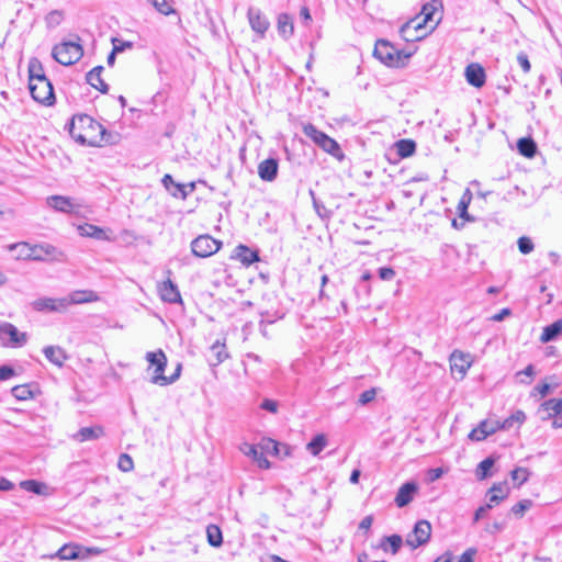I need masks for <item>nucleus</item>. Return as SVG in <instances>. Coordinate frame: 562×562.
<instances>
[{"mask_svg":"<svg viewBox=\"0 0 562 562\" xmlns=\"http://www.w3.org/2000/svg\"><path fill=\"white\" fill-rule=\"evenodd\" d=\"M69 134L81 145L94 147L108 142L106 128L88 114L72 117L69 124Z\"/></svg>","mask_w":562,"mask_h":562,"instance_id":"f257e3e1","label":"nucleus"},{"mask_svg":"<svg viewBox=\"0 0 562 562\" xmlns=\"http://www.w3.org/2000/svg\"><path fill=\"white\" fill-rule=\"evenodd\" d=\"M302 131L306 137H308L315 145L322 148L325 153L331 155L339 161L345 159V154L340 145L330 136L324 132L317 130L312 123H305L302 126Z\"/></svg>","mask_w":562,"mask_h":562,"instance_id":"f03ea898","label":"nucleus"},{"mask_svg":"<svg viewBox=\"0 0 562 562\" xmlns=\"http://www.w3.org/2000/svg\"><path fill=\"white\" fill-rule=\"evenodd\" d=\"M52 56L60 65L71 66L82 58L83 48L79 42L64 41L53 47Z\"/></svg>","mask_w":562,"mask_h":562,"instance_id":"7ed1b4c3","label":"nucleus"},{"mask_svg":"<svg viewBox=\"0 0 562 562\" xmlns=\"http://www.w3.org/2000/svg\"><path fill=\"white\" fill-rule=\"evenodd\" d=\"M373 55L386 66L400 67L404 65L405 60L408 59L412 54H404L389 41L379 40L375 43Z\"/></svg>","mask_w":562,"mask_h":562,"instance_id":"20e7f679","label":"nucleus"},{"mask_svg":"<svg viewBox=\"0 0 562 562\" xmlns=\"http://www.w3.org/2000/svg\"><path fill=\"white\" fill-rule=\"evenodd\" d=\"M435 27L436 24L424 25L422 18L415 16L401 26L400 34L406 42H417L426 37Z\"/></svg>","mask_w":562,"mask_h":562,"instance_id":"39448f33","label":"nucleus"},{"mask_svg":"<svg viewBox=\"0 0 562 562\" xmlns=\"http://www.w3.org/2000/svg\"><path fill=\"white\" fill-rule=\"evenodd\" d=\"M102 552L97 547H85L78 543H66L56 553V557L60 560L72 561V560H88L92 555H99Z\"/></svg>","mask_w":562,"mask_h":562,"instance_id":"423d86ee","label":"nucleus"},{"mask_svg":"<svg viewBox=\"0 0 562 562\" xmlns=\"http://www.w3.org/2000/svg\"><path fill=\"white\" fill-rule=\"evenodd\" d=\"M145 358L151 366H155V374L150 379L153 384L160 386L172 384V379H167V375L164 374L168 360L161 349H158L157 351H148Z\"/></svg>","mask_w":562,"mask_h":562,"instance_id":"0eeeda50","label":"nucleus"},{"mask_svg":"<svg viewBox=\"0 0 562 562\" xmlns=\"http://www.w3.org/2000/svg\"><path fill=\"white\" fill-rule=\"evenodd\" d=\"M29 89L32 98L36 102L46 106L53 105L55 103L54 88L48 78L29 82Z\"/></svg>","mask_w":562,"mask_h":562,"instance_id":"6e6552de","label":"nucleus"},{"mask_svg":"<svg viewBox=\"0 0 562 562\" xmlns=\"http://www.w3.org/2000/svg\"><path fill=\"white\" fill-rule=\"evenodd\" d=\"M222 243L210 235H200L191 243V250L195 257L207 258L220 250Z\"/></svg>","mask_w":562,"mask_h":562,"instance_id":"1a4fd4ad","label":"nucleus"},{"mask_svg":"<svg viewBox=\"0 0 562 562\" xmlns=\"http://www.w3.org/2000/svg\"><path fill=\"white\" fill-rule=\"evenodd\" d=\"M431 535V525L427 520H419L415 524L413 531L406 538V544L416 549L426 544Z\"/></svg>","mask_w":562,"mask_h":562,"instance_id":"9d476101","label":"nucleus"},{"mask_svg":"<svg viewBox=\"0 0 562 562\" xmlns=\"http://www.w3.org/2000/svg\"><path fill=\"white\" fill-rule=\"evenodd\" d=\"M161 183L165 187V189L173 196L179 198L181 200H186L189 194H191L195 190V183L189 182L187 184L184 183H178L173 180L172 176L169 173H166L162 179Z\"/></svg>","mask_w":562,"mask_h":562,"instance_id":"9b49d317","label":"nucleus"},{"mask_svg":"<svg viewBox=\"0 0 562 562\" xmlns=\"http://www.w3.org/2000/svg\"><path fill=\"white\" fill-rule=\"evenodd\" d=\"M36 312L64 313L66 312V300L63 297H38L31 303Z\"/></svg>","mask_w":562,"mask_h":562,"instance_id":"f8f14e48","label":"nucleus"},{"mask_svg":"<svg viewBox=\"0 0 562 562\" xmlns=\"http://www.w3.org/2000/svg\"><path fill=\"white\" fill-rule=\"evenodd\" d=\"M46 204L54 211L65 214L77 213V209L80 206L72 198L58 194L47 196Z\"/></svg>","mask_w":562,"mask_h":562,"instance_id":"ddd939ff","label":"nucleus"},{"mask_svg":"<svg viewBox=\"0 0 562 562\" xmlns=\"http://www.w3.org/2000/svg\"><path fill=\"white\" fill-rule=\"evenodd\" d=\"M31 260L33 261H45L48 258L59 260L63 256L60 250L47 243L31 245Z\"/></svg>","mask_w":562,"mask_h":562,"instance_id":"4468645a","label":"nucleus"},{"mask_svg":"<svg viewBox=\"0 0 562 562\" xmlns=\"http://www.w3.org/2000/svg\"><path fill=\"white\" fill-rule=\"evenodd\" d=\"M451 371L460 374L461 379L464 378L468 370L472 366V357L468 352L461 350H453L449 358Z\"/></svg>","mask_w":562,"mask_h":562,"instance_id":"2eb2a0df","label":"nucleus"},{"mask_svg":"<svg viewBox=\"0 0 562 562\" xmlns=\"http://www.w3.org/2000/svg\"><path fill=\"white\" fill-rule=\"evenodd\" d=\"M239 449L245 456L251 458L252 461L256 462L259 468H261V469L270 468V462L263 454V452L260 448V445L256 446V445H251L248 442H244Z\"/></svg>","mask_w":562,"mask_h":562,"instance_id":"dca6fc26","label":"nucleus"},{"mask_svg":"<svg viewBox=\"0 0 562 562\" xmlns=\"http://www.w3.org/2000/svg\"><path fill=\"white\" fill-rule=\"evenodd\" d=\"M418 491V485L411 481L404 483L397 491L395 496V504L397 507L403 508L407 506L415 497Z\"/></svg>","mask_w":562,"mask_h":562,"instance_id":"f3484780","label":"nucleus"},{"mask_svg":"<svg viewBox=\"0 0 562 562\" xmlns=\"http://www.w3.org/2000/svg\"><path fill=\"white\" fill-rule=\"evenodd\" d=\"M159 295L164 302L176 304L182 303V299L177 284L170 279L164 281L159 288Z\"/></svg>","mask_w":562,"mask_h":562,"instance_id":"a211bd4d","label":"nucleus"},{"mask_svg":"<svg viewBox=\"0 0 562 562\" xmlns=\"http://www.w3.org/2000/svg\"><path fill=\"white\" fill-rule=\"evenodd\" d=\"M464 75H465V79H467L468 83L475 88H481L485 85V80H486L485 70L477 63H472V64L468 65L465 68Z\"/></svg>","mask_w":562,"mask_h":562,"instance_id":"6ab92c4d","label":"nucleus"},{"mask_svg":"<svg viewBox=\"0 0 562 562\" xmlns=\"http://www.w3.org/2000/svg\"><path fill=\"white\" fill-rule=\"evenodd\" d=\"M247 15L252 31L258 33L260 36H263L270 25L267 18L261 13L259 9L255 8H249Z\"/></svg>","mask_w":562,"mask_h":562,"instance_id":"aec40b11","label":"nucleus"},{"mask_svg":"<svg viewBox=\"0 0 562 562\" xmlns=\"http://www.w3.org/2000/svg\"><path fill=\"white\" fill-rule=\"evenodd\" d=\"M66 300V310L72 304H83L90 302H97L99 300L98 294L92 290H77L72 291L68 296L63 297Z\"/></svg>","mask_w":562,"mask_h":562,"instance_id":"412c9836","label":"nucleus"},{"mask_svg":"<svg viewBox=\"0 0 562 562\" xmlns=\"http://www.w3.org/2000/svg\"><path fill=\"white\" fill-rule=\"evenodd\" d=\"M279 162L276 158H267L258 165V175L261 180L271 182L278 176Z\"/></svg>","mask_w":562,"mask_h":562,"instance_id":"4be33fe9","label":"nucleus"},{"mask_svg":"<svg viewBox=\"0 0 562 562\" xmlns=\"http://www.w3.org/2000/svg\"><path fill=\"white\" fill-rule=\"evenodd\" d=\"M2 336H9L13 346H23L27 340L26 334L19 331V329L10 323L0 325V337Z\"/></svg>","mask_w":562,"mask_h":562,"instance_id":"5701e85b","label":"nucleus"},{"mask_svg":"<svg viewBox=\"0 0 562 562\" xmlns=\"http://www.w3.org/2000/svg\"><path fill=\"white\" fill-rule=\"evenodd\" d=\"M103 69V66H97L92 68L87 72L86 80L91 87L99 90L101 93H106L109 91V86L101 77Z\"/></svg>","mask_w":562,"mask_h":562,"instance_id":"b1692460","label":"nucleus"},{"mask_svg":"<svg viewBox=\"0 0 562 562\" xmlns=\"http://www.w3.org/2000/svg\"><path fill=\"white\" fill-rule=\"evenodd\" d=\"M509 490L506 482L503 483H495L493 486L487 491V499L488 504H492V506L499 504L502 501H504L508 496Z\"/></svg>","mask_w":562,"mask_h":562,"instance_id":"393cba45","label":"nucleus"},{"mask_svg":"<svg viewBox=\"0 0 562 562\" xmlns=\"http://www.w3.org/2000/svg\"><path fill=\"white\" fill-rule=\"evenodd\" d=\"M277 29L284 40L292 37L294 34V24L291 15L288 13H280L277 19Z\"/></svg>","mask_w":562,"mask_h":562,"instance_id":"a878e982","label":"nucleus"},{"mask_svg":"<svg viewBox=\"0 0 562 562\" xmlns=\"http://www.w3.org/2000/svg\"><path fill=\"white\" fill-rule=\"evenodd\" d=\"M46 359L57 367H63L67 360L65 350L59 346H46L43 349Z\"/></svg>","mask_w":562,"mask_h":562,"instance_id":"bb28decb","label":"nucleus"},{"mask_svg":"<svg viewBox=\"0 0 562 562\" xmlns=\"http://www.w3.org/2000/svg\"><path fill=\"white\" fill-rule=\"evenodd\" d=\"M104 435V429L101 426L82 427L75 435V439L80 442L95 440Z\"/></svg>","mask_w":562,"mask_h":562,"instance_id":"cd10ccee","label":"nucleus"},{"mask_svg":"<svg viewBox=\"0 0 562 562\" xmlns=\"http://www.w3.org/2000/svg\"><path fill=\"white\" fill-rule=\"evenodd\" d=\"M494 434V429L490 426V420H482L479 426L470 431L468 438L472 441H482Z\"/></svg>","mask_w":562,"mask_h":562,"instance_id":"c85d7f7f","label":"nucleus"},{"mask_svg":"<svg viewBox=\"0 0 562 562\" xmlns=\"http://www.w3.org/2000/svg\"><path fill=\"white\" fill-rule=\"evenodd\" d=\"M439 2L432 1L431 3H427L423 7L422 12L418 16L422 18V23L424 25H432L438 24L440 18L435 19L436 12L438 10Z\"/></svg>","mask_w":562,"mask_h":562,"instance_id":"c756f323","label":"nucleus"},{"mask_svg":"<svg viewBox=\"0 0 562 562\" xmlns=\"http://www.w3.org/2000/svg\"><path fill=\"white\" fill-rule=\"evenodd\" d=\"M541 409L547 412L542 419L547 420L554 416L562 415V398H549L541 404Z\"/></svg>","mask_w":562,"mask_h":562,"instance_id":"7c9ffc66","label":"nucleus"},{"mask_svg":"<svg viewBox=\"0 0 562 562\" xmlns=\"http://www.w3.org/2000/svg\"><path fill=\"white\" fill-rule=\"evenodd\" d=\"M29 70V82H34L43 78H47L44 71V67L41 60L36 57H32L27 65Z\"/></svg>","mask_w":562,"mask_h":562,"instance_id":"2f4dec72","label":"nucleus"},{"mask_svg":"<svg viewBox=\"0 0 562 562\" xmlns=\"http://www.w3.org/2000/svg\"><path fill=\"white\" fill-rule=\"evenodd\" d=\"M560 335H562V318L546 326L541 334L540 340L542 342H549L554 340Z\"/></svg>","mask_w":562,"mask_h":562,"instance_id":"473e14b6","label":"nucleus"},{"mask_svg":"<svg viewBox=\"0 0 562 562\" xmlns=\"http://www.w3.org/2000/svg\"><path fill=\"white\" fill-rule=\"evenodd\" d=\"M394 146L401 158L411 157L416 150V143L408 138L397 140Z\"/></svg>","mask_w":562,"mask_h":562,"instance_id":"72a5a7b5","label":"nucleus"},{"mask_svg":"<svg viewBox=\"0 0 562 562\" xmlns=\"http://www.w3.org/2000/svg\"><path fill=\"white\" fill-rule=\"evenodd\" d=\"M10 251H15V258L18 260H31V244L20 241L8 246Z\"/></svg>","mask_w":562,"mask_h":562,"instance_id":"f704fd0d","label":"nucleus"},{"mask_svg":"<svg viewBox=\"0 0 562 562\" xmlns=\"http://www.w3.org/2000/svg\"><path fill=\"white\" fill-rule=\"evenodd\" d=\"M517 148L518 151L527 158H532L537 151V145L535 140L530 137H522L518 139Z\"/></svg>","mask_w":562,"mask_h":562,"instance_id":"c9c22d12","label":"nucleus"},{"mask_svg":"<svg viewBox=\"0 0 562 562\" xmlns=\"http://www.w3.org/2000/svg\"><path fill=\"white\" fill-rule=\"evenodd\" d=\"M211 352L215 358L214 361L211 360L212 366H218L228 358L225 344H222L218 340L211 346Z\"/></svg>","mask_w":562,"mask_h":562,"instance_id":"e433bc0d","label":"nucleus"},{"mask_svg":"<svg viewBox=\"0 0 562 562\" xmlns=\"http://www.w3.org/2000/svg\"><path fill=\"white\" fill-rule=\"evenodd\" d=\"M237 250L239 260L246 266H249L259 260L258 252L249 249L247 246L240 245L238 246Z\"/></svg>","mask_w":562,"mask_h":562,"instance_id":"4c0bfd02","label":"nucleus"},{"mask_svg":"<svg viewBox=\"0 0 562 562\" xmlns=\"http://www.w3.org/2000/svg\"><path fill=\"white\" fill-rule=\"evenodd\" d=\"M472 200V193L469 189H467L461 196L459 204H458V213L459 216L465 221H472L473 218L468 213L469 204Z\"/></svg>","mask_w":562,"mask_h":562,"instance_id":"58836bf2","label":"nucleus"},{"mask_svg":"<svg viewBox=\"0 0 562 562\" xmlns=\"http://www.w3.org/2000/svg\"><path fill=\"white\" fill-rule=\"evenodd\" d=\"M206 537L210 546L218 548L223 543L222 531L216 525H209L206 528Z\"/></svg>","mask_w":562,"mask_h":562,"instance_id":"ea45409f","label":"nucleus"},{"mask_svg":"<svg viewBox=\"0 0 562 562\" xmlns=\"http://www.w3.org/2000/svg\"><path fill=\"white\" fill-rule=\"evenodd\" d=\"M22 490L34 493L36 495L45 494L47 486L36 480H25L20 483Z\"/></svg>","mask_w":562,"mask_h":562,"instance_id":"a19ab883","label":"nucleus"},{"mask_svg":"<svg viewBox=\"0 0 562 562\" xmlns=\"http://www.w3.org/2000/svg\"><path fill=\"white\" fill-rule=\"evenodd\" d=\"M310 195L312 198V202H313V207L315 210V212L317 213V215L322 218V220H329L333 215V212L329 211L325 205L324 203L318 200L315 195V192L313 190H310Z\"/></svg>","mask_w":562,"mask_h":562,"instance_id":"79ce46f5","label":"nucleus"},{"mask_svg":"<svg viewBox=\"0 0 562 562\" xmlns=\"http://www.w3.org/2000/svg\"><path fill=\"white\" fill-rule=\"evenodd\" d=\"M326 436L324 434H318L307 443V450L313 456H317L326 447Z\"/></svg>","mask_w":562,"mask_h":562,"instance_id":"37998d69","label":"nucleus"},{"mask_svg":"<svg viewBox=\"0 0 562 562\" xmlns=\"http://www.w3.org/2000/svg\"><path fill=\"white\" fill-rule=\"evenodd\" d=\"M386 543L390 544L391 552L393 554H396L398 552L402 543H403V539L398 535H392V536H389V537H384L382 542H381V548L384 551H387Z\"/></svg>","mask_w":562,"mask_h":562,"instance_id":"c03bdc74","label":"nucleus"},{"mask_svg":"<svg viewBox=\"0 0 562 562\" xmlns=\"http://www.w3.org/2000/svg\"><path fill=\"white\" fill-rule=\"evenodd\" d=\"M526 420V414L522 411H516L502 422L504 429L509 430L515 424L521 425Z\"/></svg>","mask_w":562,"mask_h":562,"instance_id":"a18cd8bd","label":"nucleus"},{"mask_svg":"<svg viewBox=\"0 0 562 562\" xmlns=\"http://www.w3.org/2000/svg\"><path fill=\"white\" fill-rule=\"evenodd\" d=\"M11 393L18 401H26L33 397V391L26 384L15 385L12 387Z\"/></svg>","mask_w":562,"mask_h":562,"instance_id":"49530a36","label":"nucleus"},{"mask_svg":"<svg viewBox=\"0 0 562 562\" xmlns=\"http://www.w3.org/2000/svg\"><path fill=\"white\" fill-rule=\"evenodd\" d=\"M494 465V459L488 457L481 461L477 465L476 475L480 480H483L488 476V471Z\"/></svg>","mask_w":562,"mask_h":562,"instance_id":"de8ad7c7","label":"nucleus"},{"mask_svg":"<svg viewBox=\"0 0 562 562\" xmlns=\"http://www.w3.org/2000/svg\"><path fill=\"white\" fill-rule=\"evenodd\" d=\"M63 19H64V14H63V12H61V11H59V10H53V11H50V12L46 15V18H45V22H46V24H47V26H48V27H52V29H53V27L58 26V25L61 23Z\"/></svg>","mask_w":562,"mask_h":562,"instance_id":"09e8293b","label":"nucleus"},{"mask_svg":"<svg viewBox=\"0 0 562 562\" xmlns=\"http://www.w3.org/2000/svg\"><path fill=\"white\" fill-rule=\"evenodd\" d=\"M510 476L514 482H517L518 486L527 482L529 472L526 468H516L512 471Z\"/></svg>","mask_w":562,"mask_h":562,"instance_id":"8fccbe9b","label":"nucleus"},{"mask_svg":"<svg viewBox=\"0 0 562 562\" xmlns=\"http://www.w3.org/2000/svg\"><path fill=\"white\" fill-rule=\"evenodd\" d=\"M517 245L519 251L524 255L530 254L535 248L533 241L527 236L519 237L517 240Z\"/></svg>","mask_w":562,"mask_h":562,"instance_id":"3c124183","label":"nucleus"},{"mask_svg":"<svg viewBox=\"0 0 562 562\" xmlns=\"http://www.w3.org/2000/svg\"><path fill=\"white\" fill-rule=\"evenodd\" d=\"M260 448L262 452L271 453V454H279V443L272 439H263L260 443Z\"/></svg>","mask_w":562,"mask_h":562,"instance_id":"603ef678","label":"nucleus"},{"mask_svg":"<svg viewBox=\"0 0 562 562\" xmlns=\"http://www.w3.org/2000/svg\"><path fill=\"white\" fill-rule=\"evenodd\" d=\"M79 229L81 231V235L94 237V238H101L103 235V231L95 226L87 224L85 226H79Z\"/></svg>","mask_w":562,"mask_h":562,"instance_id":"864d4df0","label":"nucleus"},{"mask_svg":"<svg viewBox=\"0 0 562 562\" xmlns=\"http://www.w3.org/2000/svg\"><path fill=\"white\" fill-rule=\"evenodd\" d=\"M117 467L123 472H130L134 468L133 459L127 453H122L119 458Z\"/></svg>","mask_w":562,"mask_h":562,"instance_id":"5fc2aeb1","label":"nucleus"},{"mask_svg":"<svg viewBox=\"0 0 562 562\" xmlns=\"http://www.w3.org/2000/svg\"><path fill=\"white\" fill-rule=\"evenodd\" d=\"M158 12H160L164 15H169L170 13L175 12L171 4L168 3L166 0H148Z\"/></svg>","mask_w":562,"mask_h":562,"instance_id":"6e6d98bb","label":"nucleus"},{"mask_svg":"<svg viewBox=\"0 0 562 562\" xmlns=\"http://www.w3.org/2000/svg\"><path fill=\"white\" fill-rule=\"evenodd\" d=\"M531 506L532 502L530 499H522L512 507V513L518 517H521Z\"/></svg>","mask_w":562,"mask_h":562,"instance_id":"4d7b16f0","label":"nucleus"},{"mask_svg":"<svg viewBox=\"0 0 562 562\" xmlns=\"http://www.w3.org/2000/svg\"><path fill=\"white\" fill-rule=\"evenodd\" d=\"M376 392L374 389L366 390L359 395L358 403L366 405L375 398Z\"/></svg>","mask_w":562,"mask_h":562,"instance_id":"13d9d810","label":"nucleus"},{"mask_svg":"<svg viewBox=\"0 0 562 562\" xmlns=\"http://www.w3.org/2000/svg\"><path fill=\"white\" fill-rule=\"evenodd\" d=\"M517 61L519 64V66L522 68L524 72L527 74L530 71L531 69V65H530V61H529V58H528V55L524 52H520L518 55H517Z\"/></svg>","mask_w":562,"mask_h":562,"instance_id":"bf43d9fd","label":"nucleus"},{"mask_svg":"<svg viewBox=\"0 0 562 562\" xmlns=\"http://www.w3.org/2000/svg\"><path fill=\"white\" fill-rule=\"evenodd\" d=\"M260 407L265 411L276 414L278 412L279 404L277 401L265 398L260 404Z\"/></svg>","mask_w":562,"mask_h":562,"instance_id":"052dcab7","label":"nucleus"},{"mask_svg":"<svg viewBox=\"0 0 562 562\" xmlns=\"http://www.w3.org/2000/svg\"><path fill=\"white\" fill-rule=\"evenodd\" d=\"M381 280L390 281L395 277V271L390 267H381L378 270Z\"/></svg>","mask_w":562,"mask_h":562,"instance_id":"680f3d73","label":"nucleus"},{"mask_svg":"<svg viewBox=\"0 0 562 562\" xmlns=\"http://www.w3.org/2000/svg\"><path fill=\"white\" fill-rule=\"evenodd\" d=\"M492 508H493L492 504H488V503H486V504H485V505H483V506H480V507L475 510V513H474L473 521H474V522H477V521H479L481 518H483V517L485 516V514H486L490 509H492Z\"/></svg>","mask_w":562,"mask_h":562,"instance_id":"e2e57ef3","label":"nucleus"},{"mask_svg":"<svg viewBox=\"0 0 562 562\" xmlns=\"http://www.w3.org/2000/svg\"><path fill=\"white\" fill-rule=\"evenodd\" d=\"M14 375V370L9 366L0 367V381H4Z\"/></svg>","mask_w":562,"mask_h":562,"instance_id":"0e129e2a","label":"nucleus"},{"mask_svg":"<svg viewBox=\"0 0 562 562\" xmlns=\"http://www.w3.org/2000/svg\"><path fill=\"white\" fill-rule=\"evenodd\" d=\"M476 550L474 548H470L465 550L460 557L459 562H474L473 557L475 555Z\"/></svg>","mask_w":562,"mask_h":562,"instance_id":"69168bd1","label":"nucleus"},{"mask_svg":"<svg viewBox=\"0 0 562 562\" xmlns=\"http://www.w3.org/2000/svg\"><path fill=\"white\" fill-rule=\"evenodd\" d=\"M300 16L303 21V23L307 26L311 21H312V16H311V12H310V9L306 7V5H303L300 10Z\"/></svg>","mask_w":562,"mask_h":562,"instance_id":"338daca9","label":"nucleus"},{"mask_svg":"<svg viewBox=\"0 0 562 562\" xmlns=\"http://www.w3.org/2000/svg\"><path fill=\"white\" fill-rule=\"evenodd\" d=\"M372 522H373V517L371 515H368L366 516L359 524V529L360 530H366L368 531L371 526H372Z\"/></svg>","mask_w":562,"mask_h":562,"instance_id":"774afa93","label":"nucleus"}]
</instances>
